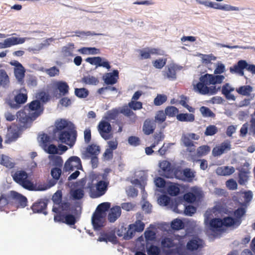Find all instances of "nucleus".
<instances>
[{
    "label": "nucleus",
    "instance_id": "obj_46",
    "mask_svg": "<svg viewBox=\"0 0 255 255\" xmlns=\"http://www.w3.org/2000/svg\"><path fill=\"white\" fill-rule=\"evenodd\" d=\"M173 252L178 255H189L188 251L186 250V247H184L183 244H179L173 250Z\"/></svg>",
    "mask_w": 255,
    "mask_h": 255
},
{
    "label": "nucleus",
    "instance_id": "obj_18",
    "mask_svg": "<svg viewBox=\"0 0 255 255\" xmlns=\"http://www.w3.org/2000/svg\"><path fill=\"white\" fill-rule=\"evenodd\" d=\"M16 116L17 120L21 123L26 124L33 121L32 120L31 115L28 114V109L27 107L19 111Z\"/></svg>",
    "mask_w": 255,
    "mask_h": 255
},
{
    "label": "nucleus",
    "instance_id": "obj_56",
    "mask_svg": "<svg viewBox=\"0 0 255 255\" xmlns=\"http://www.w3.org/2000/svg\"><path fill=\"white\" fill-rule=\"evenodd\" d=\"M42 148L45 152L50 154H57L58 153V149L56 145L53 144L49 145H44V147Z\"/></svg>",
    "mask_w": 255,
    "mask_h": 255
},
{
    "label": "nucleus",
    "instance_id": "obj_63",
    "mask_svg": "<svg viewBox=\"0 0 255 255\" xmlns=\"http://www.w3.org/2000/svg\"><path fill=\"white\" fill-rule=\"evenodd\" d=\"M76 222L75 217L70 214L64 215V223L66 224L72 226L74 225Z\"/></svg>",
    "mask_w": 255,
    "mask_h": 255
},
{
    "label": "nucleus",
    "instance_id": "obj_9",
    "mask_svg": "<svg viewBox=\"0 0 255 255\" xmlns=\"http://www.w3.org/2000/svg\"><path fill=\"white\" fill-rule=\"evenodd\" d=\"M85 61L91 65H95L96 68L99 67H103L108 70L111 68L109 62L105 58L100 56L88 57Z\"/></svg>",
    "mask_w": 255,
    "mask_h": 255
},
{
    "label": "nucleus",
    "instance_id": "obj_60",
    "mask_svg": "<svg viewBox=\"0 0 255 255\" xmlns=\"http://www.w3.org/2000/svg\"><path fill=\"white\" fill-rule=\"evenodd\" d=\"M210 150V147L208 145H202L199 146L197 150V155L202 156L207 155Z\"/></svg>",
    "mask_w": 255,
    "mask_h": 255
},
{
    "label": "nucleus",
    "instance_id": "obj_32",
    "mask_svg": "<svg viewBox=\"0 0 255 255\" xmlns=\"http://www.w3.org/2000/svg\"><path fill=\"white\" fill-rule=\"evenodd\" d=\"M250 172L247 170L242 168L239 173L238 183L240 185H245L249 180V174Z\"/></svg>",
    "mask_w": 255,
    "mask_h": 255
},
{
    "label": "nucleus",
    "instance_id": "obj_61",
    "mask_svg": "<svg viewBox=\"0 0 255 255\" xmlns=\"http://www.w3.org/2000/svg\"><path fill=\"white\" fill-rule=\"evenodd\" d=\"M23 188L25 189L33 191L35 190V186L34 184L29 181L28 178H27L25 181H23L20 184Z\"/></svg>",
    "mask_w": 255,
    "mask_h": 255
},
{
    "label": "nucleus",
    "instance_id": "obj_59",
    "mask_svg": "<svg viewBox=\"0 0 255 255\" xmlns=\"http://www.w3.org/2000/svg\"><path fill=\"white\" fill-rule=\"evenodd\" d=\"M178 113V109L174 106H168L165 109V114L170 117L175 116L176 114Z\"/></svg>",
    "mask_w": 255,
    "mask_h": 255
},
{
    "label": "nucleus",
    "instance_id": "obj_44",
    "mask_svg": "<svg viewBox=\"0 0 255 255\" xmlns=\"http://www.w3.org/2000/svg\"><path fill=\"white\" fill-rule=\"evenodd\" d=\"M75 95L80 99L86 98L89 95V91L85 88H75Z\"/></svg>",
    "mask_w": 255,
    "mask_h": 255
},
{
    "label": "nucleus",
    "instance_id": "obj_10",
    "mask_svg": "<svg viewBox=\"0 0 255 255\" xmlns=\"http://www.w3.org/2000/svg\"><path fill=\"white\" fill-rule=\"evenodd\" d=\"M204 246L203 240L197 237H194L190 239L187 243L186 250L190 252L197 251L202 249Z\"/></svg>",
    "mask_w": 255,
    "mask_h": 255
},
{
    "label": "nucleus",
    "instance_id": "obj_57",
    "mask_svg": "<svg viewBox=\"0 0 255 255\" xmlns=\"http://www.w3.org/2000/svg\"><path fill=\"white\" fill-rule=\"evenodd\" d=\"M146 252L148 255H159L160 250L159 247L151 245L149 247H146Z\"/></svg>",
    "mask_w": 255,
    "mask_h": 255
},
{
    "label": "nucleus",
    "instance_id": "obj_40",
    "mask_svg": "<svg viewBox=\"0 0 255 255\" xmlns=\"http://www.w3.org/2000/svg\"><path fill=\"white\" fill-rule=\"evenodd\" d=\"M170 173L171 177L170 178L175 177L177 179L182 181L183 170H182L180 167L172 168Z\"/></svg>",
    "mask_w": 255,
    "mask_h": 255
},
{
    "label": "nucleus",
    "instance_id": "obj_39",
    "mask_svg": "<svg viewBox=\"0 0 255 255\" xmlns=\"http://www.w3.org/2000/svg\"><path fill=\"white\" fill-rule=\"evenodd\" d=\"M49 159L50 160L51 164L55 166V168H60L63 164V160L60 156L49 155Z\"/></svg>",
    "mask_w": 255,
    "mask_h": 255
},
{
    "label": "nucleus",
    "instance_id": "obj_11",
    "mask_svg": "<svg viewBox=\"0 0 255 255\" xmlns=\"http://www.w3.org/2000/svg\"><path fill=\"white\" fill-rule=\"evenodd\" d=\"M140 59L150 58L151 55H163L164 51L159 48H146L139 50Z\"/></svg>",
    "mask_w": 255,
    "mask_h": 255
},
{
    "label": "nucleus",
    "instance_id": "obj_54",
    "mask_svg": "<svg viewBox=\"0 0 255 255\" xmlns=\"http://www.w3.org/2000/svg\"><path fill=\"white\" fill-rule=\"evenodd\" d=\"M161 246L164 248H171L175 246L173 239L170 238H165L161 241Z\"/></svg>",
    "mask_w": 255,
    "mask_h": 255
},
{
    "label": "nucleus",
    "instance_id": "obj_15",
    "mask_svg": "<svg viewBox=\"0 0 255 255\" xmlns=\"http://www.w3.org/2000/svg\"><path fill=\"white\" fill-rule=\"evenodd\" d=\"M100 152L99 146L92 144L89 145L86 151L82 153V158L83 159H90L91 156H98Z\"/></svg>",
    "mask_w": 255,
    "mask_h": 255
},
{
    "label": "nucleus",
    "instance_id": "obj_21",
    "mask_svg": "<svg viewBox=\"0 0 255 255\" xmlns=\"http://www.w3.org/2000/svg\"><path fill=\"white\" fill-rule=\"evenodd\" d=\"M235 90V88L232 87L229 83H227L222 87L221 92L227 100L235 101L236 98L231 93Z\"/></svg>",
    "mask_w": 255,
    "mask_h": 255
},
{
    "label": "nucleus",
    "instance_id": "obj_55",
    "mask_svg": "<svg viewBox=\"0 0 255 255\" xmlns=\"http://www.w3.org/2000/svg\"><path fill=\"white\" fill-rule=\"evenodd\" d=\"M44 72L50 77H55L59 75L60 71L58 67L53 66L50 68L45 69Z\"/></svg>",
    "mask_w": 255,
    "mask_h": 255
},
{
    "label": "nucleus",
    "instance_id": "obj_53",
    "mask_svg": "<svg viewBox=\"0 0 255 255\" xmlns=\"http://www.w3.org/2000/svg\"><path fill=\"white\" fill-rule=\"evenodd\" d=\"M82 82L86 84L95 85L98 83V80L94 76H87L83 77Z\"/></svg>",
    "mask_w": 255,
    "mask_h": 255
},
{
    "label": "nucleus",
    "instance_id": "obj_52",
    "mask_svg": "<svg viewBox=\"0 0 255 255\" xmlns=\"http://www.w3.org/2000/svg\"><path fill=\"white\" fill-rule=\"evenodd\" d=\"M199 110L203 117L213 118L215 117V114L208 107L202 106L201 107H200Z\"/></svg>",
    "mask_w": 255,
    "mask_h": 255
},
{
    "label": "nucleus",
    "instance_id": "obj_50",
    "mask_svg": "<svg viewBox=\"0 0 255 255\" xmlns=\"http://www.w3.org/2000/svg\"><path fill=\"white\" fill-rule=\"evenodd\" d=\"M246 212V208L244 207H240L238 208L237 210H236L234 212V215L236 217V218H234L235 220H237L241 224V218L245 214Z\"/></svg>",
    "mask_w": 255,
    "mask_h": 255
},
{
    "label": "nucleus",
    "instance_id": "obj_27",
    "mask_svg": "<svg viewBox=\"0 0 255 255\" xmlns=\"http://www.w3.org/2000/svg\"><path fill=\"white\" fill-rule=\"evenodd\" d=\"M159 166L162 170V175L167 178H170V172L172 169L171 163L168 161L163 160L159 163Z\"/></svg>",
    "mask_w": 255,
    "mask_h": 255
},
{
    "label": "nucleus",
    "instance_id": "obj_23",
    "mask_svg": "<svg viewBox=\"0 0 255 255\" xmlns=\"http://www.w3.org/2000/svg\"><path fill=\"white\" fill-rule=\"evenodd\" d=\"M115 232V231H112L108 233H102L98 239V241L105 242L106 243L110 242L113 244H116L118 242Z\"/></svg>",
    "mask_w": 255,
    "mask_h": 255
},
{
    "label": "nucleus",
    "instance_id": "obj_2",
    "mask_svg": "<svg viewBox=\"0 0 255 255\" xmlns=\"http://www.w3.org/2000/svg\"><path fill=\"white\" fill-rule=\"evenodd\" d=\"M205 225L213 232L222 231L224 227H231L234 225L239 226L240 223L232 217H227L223 219L220 218L210 219V214L206 212L204 215Z\"/></svg>",
    "mask_w": 255,
    "mask_h": 255
},
{
    "label": "nucleus",
    "instance_id": "obj_24",
    "mask_svg": "<svg viewBox=\"0 0 255 255\" xmlns=\"http://www.w3.org/2000/svg\"><path fill=\"white\" fill-rule=\"evenodd\" d=\"M203 75L210 85L221 84L225 78V76L222 75H215L207 73Z\"/></svg>",
    "mask_w": 255,
    "mask_h": 255
},
{
    "label": "nucleus",
    "instance_id": "obj_36",
    "mask_svg": "<svg viewBox=\"0 0 255 255\" xmlns=\"http://www.w3.org/2000/svg\"><path fill=\"white\" fill-rule=\"evenodd\" d=\"M177 119L180 122H192L195 120V116L192 114L181 113L176 116Z\"/></svg>",
    "mask_w": 255,
    "mask_h": 255
},
{
    "label": "nucleus",
    "instance_id": "obj_47",
    "mask_svg": "<svg viewBox=\"0 0 255 255\" xmlns=\"http://www.w3.org/2000/svg\"><path fill=\"white\" fill-rule=\"evenodd\" d=\"M171 227L174 230H179L184 228V223L180 219H176L171 223Z\"/></svg>",
    "mask_w": 255,
    "mask_h": 255
},
{
    "label": "nucleus",
    "instance_id": "obj_42",
    "mask_svg": "<svg viewBox=\"0 0 255 255\" xmlns=\"http://www.w3.org/2000/svg\"><path fill=\"white\" fill-rule=\"evenodd\" d=\"M25 72V69L23 66L21 67L14 68V75L18 82H21L23 80L24 77Z\"/></svg>",
    "mask_w": 255,
    "mask_h": 255
},
{
    "label": "nucleus",
    "instance_id": "obj_34",
    "mask_svg": "<svg viewBox=\"0 0 255 255\" xmlns=\"http://www.w3.org/2000/svg\"><path fill=\"white\" fill-rule=\"evenodd\" d=\"M236 91L241 95L250 96L251 93L253 91V87L250 85H244L237 88Z\"/></svg>",
    "mask_w": 255,
    "mask_h": 255
},
{
    "label": "nucleus",
    "instance_id": "obj_49",
    "mask_svg": "<svg viewBox=\"0 0 255 255\" xmlns=\"http://www.w3.org/2000/svg\"><path fill=\"white\" fill-rule=\"evenodd\" d=\"M167 191L171 196H177L180 193V189L177 185L173 183L168 187Z\"/></svg>",
    "mask_w": 255,
    "mask_h": 255
},
{
    "label": "nucleus",
    "instance_id": "obj_25",
    "mask_svg": "<svg viewBox=\"0 0 255 255\" xmlns=\"http://www.w3.org/2000/svg\"><path fill=\"white\" fill-rule=\"evenodd\" d=\"M121 215L120 206H115L110 209L108 219L110 223H114Z\"/></svg>",
    "mask_w": 255,
    "mask_h": 255
},
{
    "label": "nucleus",
    "instance_id": "obj_62",
    "mask_svg": "<svg viewBox=\"0 0 255 255\" xmlns=\"http://www.w3.org/2000/svg\"><path fill=\"white\" fill-rule=\"evenodd\" d=\"M184 209V213L186 216H191L196 211L195 207L192 205L186 206L185 205H182Z\"/></svg>",
    "mask_w": 255,
    "mask_h": 255
},
{
    "label": "nucleus",
    "instance_id": "obj_64",
    "mask_svg": "<svg viewBox=\"0 0 255 255\" xmlns=\"http://www.w3.org/2000/svg\"><path fill=\"white\" fill-rule=\"evenodd\" d=\"M166 114L163 111H159L155 116V123H162L166 120Z\"/></svg>",
    "mask_w": 255,
    "mask_h": 255
},
{
    "label": "nucleus",
    "instance_id": "obj_30",
    "mask_svg": "<svg viewBox=\"0 0 255 255\" xmlns=\"http://www.w3.org/2000/svg\"><path fill=\"white\" fill-rule=\"evenodd\" d=\"M13 180L18 184H20L23 181L28 178L27 173L23 170L16 171L12 175Z\"/></svg>",
    "mask_w": 255,
    "mask_h": 255
},
{
    "label": "nucleus",
    "instance_id": "obj_1",
    "mask_svg": "<svg viewBox=\"0 0 255 255\" xmlns=\"http://www.w3.org/2000/svg\"><path fill=\"white\" fill-rule=\"evenodd\" d=\"M55 126L54 132L57 133L58 141L70 147H73L77 137V131L74 124L67 120L60 119L56 121Z\"/></svg>",
    "mask_w": 255,
    "mask_h": 255
},
{
    "label": "nucleus",
    "instance_id": "obj_31",
    "mask_svg": "<svg viewBox=\"0 0 255 255\" xmlns=\"http://www.w3.org/2000/svg\"><path fill=\"white\" fill-rule=\"evenodd\" d=\"M235 171V168L232 166H222L217 168L216 173L219 175L228 176L233 174Z\"/></svg>",
    "mask_w": 255,
    "mask_h": 255
},
{
    "label": "nucleus",
    "instance_id": "obj_16",
    "mask_svg": "<svg viewBox=\"0 0 255 255\" xmlns=\"http://www.w3.org/2000/svg\"><path fill=\"white\" fill-rule=\"evenodd\" d=\"M231 149V144L230 141L226 140L221 143L218 146H216L212 150V155L214 156H219L227 151L230 150Z\"/></svg>",
    "mask_w": 255,
    "mask_h": 255
},
{
    "label": "nucleus",
    "instance_id": "obj_17",
    "mask_svg": "<svg viewBox=\"0 0 255 255\" xmlns=\"http://www.w3.org/2000/svg\"><path fill=\"white\" fill-rule=\"evenodd\" d=\"M247 62L244 60H239L237 64L230 68V71L232 74H238L240 76H244V70L246 69Z\"/></svg>",
    "mask_w": 255,
    "mask_h": 255
},
{
    "label": "nucleus",
    "instance_id": "obj_38",
    "mask_svg": "<svg viewBox=\"0 0 255 255\" xmlns=\"http://www.w3.org/2000/svg\"><path fill=\"white\" fill-rule=\"evenodd\" d=\"M74 44L72 43H69L67 45L63 47L62 53L64 57L73 56Z\"/></svg>",
    "mask_w": 255,
    "mask_h": 255
},
{
    "label": "nucleus",
    "instance_id": "obj_28",
    "mask_svg": "<svg viewBox=\"0 0 255 255\" xmlns=\"http://www.w3.org/2000/svg\"><path fill=\"white\" fill-rule=\"evenodd\" d=\"M55 88L59 91L62 96H66L69 93V87L68 84L63 81H58L55 83Z\"/></svg>",
    "mask_w": 255,
    "mask_h": 255
},
{
    "label": "nucleus",
    "instance_id": "obj_19",
    "mask_svg": "<svg viewBox=\"0 0 255 255\" xmlns=\"http://www.w3.org/2000/svg\"><path fill=\"white\" fill-rule=\"evenodd\" d=\"M31 39H32V38L30 37H17L12 36L4 39V41L6 48H8L13 45L23 44L26 40H28Z\"/></svg>",
    "mask_w": 255,
    "mask_h": 255
},
{
    "label": "nucleus",
    "instance_id": "obj_14",
    "mask_svg": "<svg viewBox=\"0 0 255 255\" xmlns=\"http://www.w3.org/2000/svg\"><path fill=\"white\" fill-rule=\"evenodd\" d=\"M210 85L204 75H202L199 78V82L194 86V89L195 91L198 92L202 95L208 94V87Z\"/></svg>",
    "mask_w": 255,
    "mask_h": 255
},
{
    "label": "nucleus",
    "instance_id": "obj_51",
    "mask_svg": "<svg viewBox=\"0 0 255 255\" xmlns=\"http://www.w3.org/2000/svg\"><path fill=\"white\" fill-rule=\"evenodd\" d=\"M167 96L163 94H157L154 99V104L155 106H159L162 105L167 101Z\"/></svg>",
    "mask_w": 255,
    "mask_h": 255
},
{
    "label": "nucleus",
    "instance_id": "obj_12",
    "mask_svg": "<svg viewBox=\"0 0 255 255\" xmlns=\"http://www.w3.org/2000/svg\"><path fill=\"white\" fill-rule=\"evenodd\" d=\"M48 204V200L41 199L35 202L31 206V209L34 213H43L46 215L47 212L45 211Z\"/></svg>",
    "mask_w": 255,
    "mask_h": 255
},
{
    "label": "nucleus",
    "instance_id": "obj_6",
    "mask_svg": "<svg viewBox=\"0 0 255 255\" xmlns=\"http://www.w3.org/2000/svg\"><path fill=\"white\" fill-rule=\"evenodd\" d=\"M97 128L100 135L105 140H108L113 137V134L111 132L112 128L108 121L102 119L99 122Z\"/></svg>",
    "mask_w": 255,
    "mask_h": 255
},
{
    "label": "nucleus",
    "instance_id": "obj_5",
    "mask_svg": "<svg viewBox=\"0 0 255 255\" xmlns=\"http://www.w3.org/2000/svg\"><path fill=\"white\" fill-rule=\"evenodd\" d=\"M23 91H25L24 89H20V92L14 97V101L11 99L6 100V103L11 109H18L21 107V105L26 102L27 100V94L24 93Z\"/></svg>",
    "mask_w": 255,
    "mask_h": 255
},
{
    "label": "nucleus",
    "instance_id": "obj_35",
    "mask_svg": "<svg viewBox=\"0 0 255 255\" xmlns=\"http://www.w3.org/2000/svg\"><path fill=\"white\" fill-rule=\"evenodd\" d=\"M195 176V172L190 168H186L183 169L182 181L191 182Z\"/></svg>",
    "mask_w": 255,
    "mask_h": 255
},
{
    "label": "nucleus",
    "instance_id": "obj_20",
    "mask_svg": "<svg viewBox=\"0 0 255 255\" xmlns=\"http://www.w3.org/2000/svg\"><path fill=\"white\" fill-rule=\"evenodd\" d=\"M119 74L118 70H114L112 72L106 73L103 77L104 83L108 85L116 84L119 79Z\"/></svg>",
    "mask_w": 255,
    "mask_h": 255
},
{
    "label": "nucleus",
    "instance_id": "obj_26",
    "mask_svg": "<svg viewBox=\"0 0 255 255\" xmlns=\"http://www.w3.org/2000/svg\"><path fill=\"white\" fill-rule=\"evenodd\" d=\"M155 127V121L150 119H146L143 125V131L146 135H149L153 132Z\"/></svg>",
    "mask_w": 255,
    "mask_h": 255
},
{
    "label": "nucleus",
    "instance_id": "obj_41",
    "mask_svg": "<svg viewBox=\"0 0 255 255\" xmlns=\"http://www.w3.org/2000/svg\"><path fill=\"white\" fill-rule=\"evenodd\" d=\"M111 203L109 202H104L99 204L95 212L100 213L101 214L106 216V212L111 209Z\"/></svg>",
    "mask_w": 255,
    "mask_h": 255
},
{
    "label": "nucleus",
    "instance_id": "obj_4",
    "mask_svg": "<svg viewBox=\"0 0 255 255\" xmlns=\"http://www.w3.org/2000/svg\"><path fill=\"white\" fill-rule=\"evenodd\" d=\"M201 196V191L194 188L192 192H188L184 195L183 199H177L175 201V207L174 208V211L177 213H181L182 211L180 212L178 210V207L181 206L183 202L193 203L197 198H200Z\"/></svg>",
    "mask_w": 255,
    "mask_h": 255
},
{
    "label": "nucleus",
    "instance_id": "obj_29",
    "mask_svg": "<svg viewBox=\"0 0 255 255\" xmlns=\"http://www.w3.org/2000/svg\"><path fill=\"white\" fill-rule=\"evenodd\" d=\"M10 195L13 199L18 202L21 207L24 208L26 206L27 200L24 196L14 191L11 192Z\"/></svg>",
    "mask_w": 255,
    "mask_h": 255
},
{
    "label": "nucleus",
    "instance_id": "obj_3",
    "mask_svg": "<svg viewBox=\"0 0 255 255\" xmlns=\"http://www.w3.org/2000/svg\"><path fill=\"white\" fill-rule=\"evenodd\" d=\"M109 184V182L105 180L98 181L95 184L93 183L92 180H89L85 187V190L91 198H98L106 194Z\"/></svg>",
    "mask_w": 255,
    "mask_h": 255
},
{
    "label": "nucleus",
    "instance_id": "obj_22",
    "mask_svg": "<svg viewBox=\"0 0 255 255\" xmlns=\"http://www.w3.org/2000/svg\"><path fill=\"white\" fill-rule=\"evenodd\" d=\"M177 66L175 64H170L165 68V70L162 71V73L164 78L168 79L170 81H174L176 79Z\"/></svg>",
    "mask_w": 255,
    "mask_h": 255
},
{
    "label": "nucleus",
    "instance_id": "obj_48",
    "mask_svg": "<svg viewBox=\"0 0 255 255\" xmlns=\"http://www.w3.org/2000/svg\"><path fill=\"white\" fill-rule=\"evenodd\" d=\"M118 115V111L116 109H113L111 111H109L106 113V115L103 117V119L105 121H111L115 120Z\"/></svg>",
    "mask_w": 255,
    "mask_h": 255
},
{
    "label": "nucleus",
    "instance_id": "obj_58",
    "mask_svg": "<svg viewBox=\"0 0 255 255\" xmlns=\"http://www.w3.org/2000/svg\"><path fill=\"white\" fill-rule=\"evenodd\" d=\"M218 132V128L214 125H210L206 127L204 132L206 136H212Z\"/></svg>",
    "mask_w": 255,
    "mask_h": 255
},
{
    "label": "nucleus",
    "instance_id": "obj_33",
    "mask_svg": "<svg viewBox=\"0 0 255 255\" xmlns=\"http://www.w3.org/2000/svg\"><path fill=\"white\" fill-rule=\"evenodd\" d=\"M9 80L8 75L4 69L0 70V87L7 88L8 87Z\"/></svg>",
    "mask_w": 255,
    "mask_h": 255
},
{
    "label": "nucleus",
    "instance_id": "obj_37",
    "mask_svg": "<svg viewBox=\"0 0 255 255\" xmlns=\"http://www.w3.org/2000/svg\"><path fill=\"white\" fill-rule=\"evenodd\" d=\"M82 54L96 55L100 53V50L96 47H82L78 50Z\"/></svg>",
    "mask_w": 255,
    "mask_h": 255
},
{
    "label": "nucleus",
    "instance_id": "obj_43",
    "mask_svg": "<svg viewBox=\"0 0 255 255\" xmlns=\"http://www.w3.org/2000/svg\"><path fill=\"white\" fill-rule=\"evenodd\" d=\"M0 164L10 168H13L14 166V163L11 161L10 158L3 154H0Z\"/></svg>",
    "mask_w": 255,
    "mask_h": 255
},
{
    "label": "nucleus",
    "instance_id": "obj_45",
    "mask_svg": "<svg viewBox=\"0 0 255 255\" xmlns=\"http://www.w3.org/2000/svg\"><path fill=\"white\" fill-rule=\"evenodd\" d=\"M71 195L74 199L80 200L84 196V190L82 188H78L71 191Z\"/></svg>",
    "mask_w": 255,
    "mask_h": 255
},
{
    "label": "nucleus",
    "instance_id": "obj_8",
    "mask_svg": "<svg viewBox=\"0 0 255 255\" xmlns=\"http://www.w3.org/2000/svg\"><path fill=\"white\" fill-rule=\"evenodd\" d=\"M28 114L31 115L32 120H35L43 112V107L37 100L32 101L28 105Z\"/></svg>",
    "mask_w": 255,
    "mask_h": 255
},
{
    "label": "nucleus",
    "instance_id": "obj_7",
    "mask_svg": "<svg viewBox=\"0 0 255 255\" xmlns=\"http://www.w3.org/2000/svg\"><path fill=\"white\" fill-rule=\"evenodd\" d=\"M75 169L77 170L82 169V166L80 158L76 156H72L69 157L65 162L64 166V171L70 172Z\"/></svg>",
    "mask_w": 255,
    "mask_h": 255
},
{
    "label": "nucleus",
    "instance_id": "obj_13",
    "mask_svg": "<svg viewBox=\"0 0 255 255\" xmlns=\"http://www.w3.org/2000/svg\"><path fill=\"white\" fill-rule=\"evenodd\" d=\"M105 216L96 212L93 214L91 222L95 230H100L104 226Z\"/></svg>",
    "mask_w": 255,
    "mask_h": 255
}]
</instances>
